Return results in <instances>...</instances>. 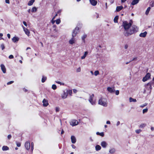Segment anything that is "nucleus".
Wrapping results in <instances>:
<instances>
[{
	"label": "nucleus",
	"instance_id": "32",
	"mask_svg": "<svg viewBox=\"0 0 154 154\" xmlns=\"http://www.w3.org/2000/svg\"><path fill=\"white\" fill-rule=\"evenodd\" d=\"M96 134L97 135H99L101 136L102 137H103L104 135V134L103 132L99 133V132H97L96 133Z\"/></svg>",
	"mask_w": 154,
	"mask_h": 154
},
{
	"label": "nucleus",
	"instance_id": "61",
	"mask_svg": "<svg viewBox=\"0 0 154 154\" xmlns=\"http://www.w3.org/2000/svg\"><path fill=\"white\" fill-rule=\"evenodd\" d=\"M51 22L53 24L54 23L55 21L54 20L52 19Z\"/></svg>",
	"mask_w": 154,
	"mask_h": 154
},
{
	"label": "nucleus",
	"instance_id": "27",
	"mask_svg": "<svg viewBox=\"0 0 154 154\" xmlns=\"http://www.w3.org/2000/svg\"><path fill=\"white\" fill-rule=\"evenodd\" d=\"M88 54V52L87 51H85V54L81 58L82 59H83L85 58L86 57V56Z\"/></svg>",
	"mask_w": 154,
	"mask_h": 154
},
{
	"label": "nucleus",
	"instance_id": "26",
	"mask_svg": "<svg viewBox=\"0 0 154 154\" xmlns=\"http://www.w3.org/2000/svg\"><path fill=\"white\" fill-rule=\"evenodd\" d=\"M129 101L130 102H136L137 100L136 99H134L132 98V97H130L129 98Z\"/></svg>",
	"mask_w": 154,
	"mask_h": 154
},
{
	"label": "nucleus",
	"instance_id": "49",
	"mask_svg": "<svg viewBox=\"0 0 154 154\" xmlns=\"http://www.w3.org/2000/svg\"><path fill=\"white\" fill-rule=\"evenodd\" d=\"M81 71V68L79 67L76 69V72H79Z\"/></svg>",
	"mask_w": 154,
	"mask_h": 154
},
{
	"label": "nucleus",
	"instance_id": "23",
	"mask_svg": "<svg viewBox=\"0 0 154 154\" xmlns=\"http://www.w3.org/2000/svg\"><path fill=\"white\" fill-rule=\"evenodd\" d=\"M87 37V35L86 34L83 35L82 37V40L84 43L85 42V39Z\"/></svg>",
	"mask_w": 154,
	"mask_h": 154
},
{
	"label": "nucleus",
	"instance_id": "8",
	"mask_svg": "<svg viewBox=\"0 0 154 154\" xmlns=\"http://www.w3.org/2000/svg\"><path fill=\"white\" fill-rule=\"evenodd\" d=\"M146 89L150 91L149 92L150 93L151 90L152 89V84L151 82H149L146 85Z\"/></svg>",
	"mask_w": 154,
	"mask_h": 154
},
{
	"label": "nucleus",
	"instance_id": "7",
	"mask_svg": "<svg viewBox=\"0 0 154 154\" xmlns=\"http://www.w3.org/2000/svg\"><path fill=\"white\" fill-rule=\"evenodd\" d=\"M78 123V122L76 120H72L70 122V125L72 126L77 125Z\"/></svg>",
	"mask_w": 154,
	"mask_h": 154
},
{
	"label": "nucleus",
	"instance_id": "56",
	"mask_svg": "<svg viewBox=\"0 0 154 154\" xmlns=\"http://www.w3.org/2000/svg\"><path fill=\"white\" fill-rule=\"evenodd\" d=\"M128 47V45H126L125 46L124 48L125 49H127Z\"/></svg>",
	"mask_w": 154,
	"mask_h": 154
},
{
	"label": "nucleus",
	"instance_id": "42",
	"mask_svg": "<svg viewBox=\"0 0 154 154\" xmlns=\"http://www.w3.org/2000/svg\"><path fill=\"white\" fill-rule=\"evenodd\" d=\"M141 131V130L140 129L137 130L135 131L136 132L137 134H139L140 133Z\"/></svg>",
	"mask_w": 154,
	"mask_h": 154
},
{
	"label": "nucleus",
	"instance_id": "41",
	"mask_svg": "<svg viewBox=\"0 0 154 154\" xmlns=\"http://www.w3.org/2000/svg\"><path fill=\"white\" fill-rule=\"evenodd\" d=\"M1 48L2 49V50H4L5 48V46L4 45L2 44L1 45Z\"/></svg>",
	"mask_w": 154,
	"mask_h": 154
},
{
	"label": "nucleus",
	"instance_id": "53",
	"mask_svg": "<svg viewBox=\"0 0 154 154\" xmlns=\"http://www.w3.org/2000/svg\"><path fill=\"white\" fill-rule=\"evenodd\" d=\"M73 92L74 93H76L77 91V90L75 89H73Z\"/></svg>",
	"mask_w": 154,
	"mask_h": 154
},
{
	"label": "nucleus",
	"instance_id": "36",
	"mask_svg": "<svg viewBox=\"0 0 154 154\" xmlns=\"http://www.w3.org/2000/svg\"><path fill=\"white\" fill-rule=\"evenodd\" d=\"M33 146H34V144L33 142H32L31 143V149L32 151H33Z\"/></svg>",
	"mask_w": 154,
	"mask_h": 154
},
{
	"label": "nucleus",
	"instance_id": "50",
	"mask_svg": "<svg viewBox=\"0 0 154 154\" xmlns=\"http://www.w3.org/2000/svg\"><path fill=\"white\" fill-rule=\"evenodd\" d=\"M56 82L59 84H60L61 85H64V84L63 83H62L61 82H58V81H57V82Z\"/></svg>",
	"mask_w": 154,
	"mask_h": 154
},
{
	"label": "nucleus",
	"instance_id": "5",
	"mask_svg": "<svg viewBox=\"0 0 154 154\" xmlns=\"http://www.w3.org/2000/svg\"><path fill=\"white\" fill-rule=\"evenodd\" d=\"M79 32V28L76 27L73 30L72 34V36L73 37H75L76 36L77 34Z\"/></svg>",
	"mask_w": 154,
	"mask_h": 154
},
{
	"label": "nucleus",
	"instance_id": "12",
	"mask_svg": "<svg viewBox=\"0 0 154 154\" xmlns=\"http://www.w3.org/2000/svg\"><path fill=\"white\" fill-rule=\"evenodd\" d=\"M75 38L74 37H72V38L69 40V42L70 44L72 45L75 43Z\"/></svg>",
	"mask_w": 154,
	"mask_h": 154
},
{
	"label": "nucleus",
	"instance_id": "31",
	"mask_svg": "<svg viewBox=\"0 0 154 154\" xmlns=\"http://www.w3.org/2000/svg\"><path fill=\"white\" fill-rule=\"evenodd\" d=\"M150 9L151 8L150 7H149L147 8L145 12V14L146 15H147L148 14L149 12V11Z\"/></svg>",
	"mask_w": 154,
	"mask_h": 154
},
{
	"label": "nucleus",
	"instance_id": "47",
	"mask_svg": "<svg viewBox=\"0 0 154 154\" xmlns=\"http://www.w3.org/2000/svg\"><path fill=\"white\" fill-rule=\"evenodd\" d=\"M119 90H116V95H118L119 94Z\"/></svg>",
	"mask_w": 154,
	"mask_h": 154
},
{
	"label": "nucleus",
	"instance_id": "57",
	"mask_svg": "<svg viewBox=\"0 0 154 154\" xmlns=\"http://www.w3.org/2000/svg\"><path fill=\"white\" fill-rule=\"evenodd\" d=\"M5 2L8 4H9L10 2L9 0H5Z\"/></svg>",
	"mask_w": 154,
	"mask_h": 154
},
{
	"label": "nucleus",
	"instance_id": "40",
	"mask_svg": "<svg viewBox=\"0 0 154 154\" xmlns=\"http://www.w3.org/2000/svg\"><path fill=\"white\" fill-rule=\"evenodd\" d=\"M56 24H59L60 22V19H57L56 21Z\"/></svg>",
	"mask_w": 154,
	"mask_h": 154
},
{
	"label": "nucleus",
	"instance_id": "39",
	"mask_svg": "<svg viewBox=\"0 0 154 154\" xmlns=\"http://www.w3.org/2000/svg\"><path fill=\"white\" fill-rule=\"evenodd\" d=\"M148 109L146 108L145 109H144L143 110V113H144L148 111Z\"/></svg>",
	"mask_w": 154,
	"mask_h": 154
},
{
	"label": "nucleus",
	"instance_id": "46",
	"mask_svg": "<svg viewBox=\"0 0 154 154\" xmlns=\"http://www.w3.org/2000/svg\"><path fill=\"white\" fill-rule=\"evenodd\" d=\"M9 58L10 59H11L14 58V56L12 55H11L9 56Z\"/></svg>",
	"mask_w": 154,
	"mask_h": 154
},
{
	"label": "nucleus",
	"instance_id": "63",
	"mask_svg": "<svg viewBox=\"0 0 154 154\" xmlns=\"http://www.w3.org/2000/svg\"><path fill=\"white\" fill-rule=\"evenodd\" d=\"M137 60V57H135V58H134L132 60V61H134V60Z\"/></svg>",
	"mask_w": 154,
	"mask_h": 154
},
{
	"label": "nucleus",
	"instance_id": "45",
	"mask_svg": "<svg viewBox=\"0 0 154 154\" xmlns=\"http://www.w3.org/2000/svg\"><path fill=\"white\" fill-rule=\"evenodd\" d=\"M16 144L18 147H20L21 146V143L19 142H16Z\"/></svg>",
	"mask_w": 154,
	"mask_h": 154
},
{
	"label": "nucleus",
	"instance_id": "21",
	"mask_svg": "<svg viewBox=\"0 0 154 154\" xmlns=\"http://www.w3.org/2000/svg\"><path fill=\"white\" fill-rule=\"evenodd\" d=\"M123 8V7L122 6H117L116 8V11L117 12H119L122 10Z\"/></svg>",
	"mask_w": 154,
	"mask_h": 154
},
{
	"label": "nucleus",
	"instance_id": "22",
	"mask_svg": "<svg viewBox=\"0 0 154 154\" xmlns=\"http://www.w3.org/2000/svg\"><path fill=\"white\" fill-rule=\"evenodd\" d=\"M139 0H133L131 4L132 5H134L137 4L139 2Z\"/></svg>",
	"mask_w": 154,
	"mask_h": 154
},
{
	"label": "nucleus",
	"instance_id": "16",
	"mask_svg": "<svg viewBox=\"0 0 154 154\" xmlns=\"http://www.w3.org/2000/svg\"><path fill=\"white\" fill-rule=\"evenodd\" d=\"M19 38L16 36H14L12 38L13 42L14 43L17 42L19 40Z\"/></svg>",
	"mask_w": 154,
	"mask_h": 154
},
{
	"label": "nucleus",
	"instance_id": "33",
	"mask_svg": "<svg viewBox=\"0 0 154 154\" xmlns=\"http://www.w3.org/2000/svg\"><path fill=\"white\" fill-rule=\"evenodd\" d=\"M115 150L114 149H112L109 150V152L111 153H113L115 152Z\"/></svg>",
	"mask_w": 154,
	"mask_h": 154
},
{
	"label": "nucleus",
	"instance_id": "17",
	"mask_svg": "<svg viewBox=\"0 0 154 154\" xmlns=\"http://www.w3.org/2000/svg\"><path fill=\"white\" fill-rule=\"evenodd\" d=\"M90 2L93 6H95L97 3V2L95 0H90Z\"/></svg>",
	"mask_w": 154,
	"mask_h": 154
},
{
	"label": "nucleus",
	"instance_id": "48",
	"mask_svg": "<svg viewBox=\"0 0 154 154\" xmlns=\"http://www.w3.org/2000/svg\"><path fill=\"white\" fill-rule=\"evenodd\" d=\"M14 82V81H11L7 83L8 85H10Z\"/></svg>",
	"mask_w": 154,
	"mask_h": 154
},
{
	"label": "nucleus",
	"instance_id": "13",
	"mask_svg": "<svg viewBox=\"0 0 154 154\" xmlns=\"http://www.w3.org/2000/svg\"><path fill=\"white\" fill-rule=\"evenodd\" d=\"M42 103H43V106H47L48 105V100L44 99H43Z\"/></svg>",
	"mask_w": 154,
	"mask_h": 154
},
{
	"label": "nucleus",
	"instance_id": "29",
	"mask_svg": "<svg viewBox=\"0 0 154 154\" xmlns=\"http://www.w3.org/2000/svg\"><path fill=\"white\" fill-rule=\"evenodd\" d=\"M2 149L3 151L7 150L9 149V148L7 146H4L2 148Z\"/></svg>",
	"mask_w": 154,
	"mask_h": 154
},
{
	"label": "nucleus",
	"instance_id": "24",
	"mask_svg": "<svg viewBox=\"0 0 154 154\" xmlns=\"http://www.w3.org/2000/svg\"><path fill=\"white\" fill-rule=\"evenodd\" d=\"M119 19V16H116L114 18V21L115 23L118 22V20Z\"/></svg>",
	"mask_w": 154,
	"mask_h": 154
},
{
	"label": "nucleus",
	"instance_id": "51",
	"mask_svg": "<svg viewBox=\"0 0 154 154\" xmlns=\"http://www.w3.org/2000/svg\"><path fill=\"white\" fill-rule=\"evenodd\" d=\"M11 137V135L9 134L8 136V139H10Z\"/></svg>",
	"mask_w": 154,
	"mask_h": 154
},
{
	"label": "nucleus",
	"instance_id": "38",
	"mask_svg": "<svg viewBox=\"0 0 154 154\" xmlns=\"http://www.w3.org/2000/svg\"><path fill=\"white\" fill-rule=\"evenodd\" d=\"M99 74V72L98 70L95 71V72H94V74L95 76Z\"/></svg>",
	"mask_w": 154,
	"mask_h": 154
},
{
	"label": "nucleus",
	"instance_id": "9",
	"mask_svg": "<svg viewBox=\"0 0 154 154\" xmlns=\"http://www.w3.org/2000/svg\"><path fill=\"white\" fill-rule=\"evenodd\" d=\"M68 95L67 91L66 92L65 91H63L61 94V97L63 99H65L67 97Z\"/></svg>",
	"mask_w": 154,
	"mask_h": 154
},
{
	"label": "nucleus",
	"instance_id": "6",
	"mask_svg": "<svg viewBox=\"0 0 154 154\" xmlns=\"http://www.w3.org/2000/svg\"><path fill=\"white\" fill-rule=\"evenodd\" d=\"M151 76L150 74L149 73H147L145 77L143 79V81L145 82L148 80L150 78Z\"/></svg>",
	"mask_w": 154,
	"mask_h": 154
},
{
	"label": "nucleus",
	"instance_id": "3",
	"mask_svg": "<svg viewBox=\"0 0 154 154\" xmlns=\"http://www.w3.org/2000/svg\"><path fill=\"white\" fill-rule=\"evenodd\" d=\"M98 104L103 106H107L108 104L107 99L104 98H101L98 100Z\"/></svg>",
	"mask_w": 154,
	"mask_h": 154
},
{
	"label": "nucleus",
	"instance_id": "25",
	"mask_svg": "<svg viewBox=\"0 0 154 154\" xmlns=\"http://www.w3.org/2000/svg\"><path fill=\"white\" fill-rule=\"evenodd\" d=\"M35 2V0H31L28 3V5L29 6H31L33 4V2Z\"/></svg>",
	"mask_w": 154,
	"mask_h": 154
},
{
	"label": "nucleus",
	"instance_id": "2",
	"mask_svg": "<svg viewBox=\"0 0 154 154\" xmlns=\"http://www.w3.org/2000/svg\"><path fill=\"white\" fill-rule=\"evenodd\" d=\"M132 24V23L131 22H128L126 21L123 22L122 25L125 29L124 32H128V30L131 26Z\"/></svg>",
	"mask_w": 154,
	"mask_h": 154
},
{
	"label": "nucleus",
	"instance_id": "1",
	"mask_svg": "<svg viewBox=\"0 0 154 154\" xmlns=\"http://www.w3.org/2000/svg\"><path fill=\"white\" fill-rule=\"evenodd\" d=\"M138 30L137 27L136 25H133L130 27L128 32H124V34L125 36H128L137 32Z\"/></svg>",
	"mask_w": 154,
	"mask_h": 154
},
{
	"label": "nucleus",
	"instance_id": "30",
	"mask_svg": "<svg viewBox=\"0 0 154 154\" xmlns=\"http://www.w3.org/2000/svg\"><path fill=\"white\" fill-rule=\"evenodd\" d=\"M46 79H47L46 77L45 76H43L42 78V83H44L45 82V81L46 80Z\"/></svg>",
	"mask_w": 154,
	"mask_h": 154
},
{
	"label": "nucleus",
	"instance_id": "19",
	"mask_svg": "<svg viewBox=\"0 0 154 154\" xmlns=\"http://www.w3.org/2000/svg\"><path fill=\"white\" fill-rule=\"evenodd\" d=\"M107 145V143L104 141H102L101 143V146L103 148H106Z\"/></svg>",
	"mask_w": 154,
	"mask_h": 154
},
{
	"label": "nucleus",
	"instance_id": "4",
	"mask_svg": "<svg viewBox=\"0 0 154 154\" xmlns=\"http://www.w3.org/2000/svg\"><path fill=\"white\" fill-rule=\"evenodd\" d=\"M94 97V95L93 94L91 95H90V97L89 99V102L92 105H95V102L93 101Z\"/></svg>",
	"mask_w": 154,
	"mask_h": 154
},
{
	"label": "nucleus",
	"instance_id": "20",
	"mask_svg": "<svg viewBox=\"0 0 154 154\" xmlns=\"http://www.w3.org/2000/svg\"><path fill=\"white\" fill-rule=\"evenodd\" d=\"M71 142L72 143H74L76 142V139L75 136H71Z\"/></svg>",
	"mask_w": 154,
	"mask_h": 154
},
{
	"label": "nucleus",
	"instance_id": "58",
	"mask_svg": "<svg viewBox=\"0 0 154 154\" xmlns=\"http://www.w3.org/2000/svg\"><path fill=\"white\" fill-rule=\"evenodd\" d=\"M96 18H97L99 17V15L98 14L96 13Z\"/></svg>",
	"mask_w": 154,
	"mask_h": 154
},
{
	"label": "nucleus",
	"instance_id": "15",
	"mask_svg": "<svg viewBox=\"0 0 154 154\" xmlns=\"http://www.w3.org/2000/svg\"><path fill=\"white\" fill-rule=\"evenodd\" d=\"M147 33V32L146 31H145L143 32L140 33L139 35V36L140 37L144 38L145 37Z\"/></svg>",
	"mask_w": 154,
	"mask_h": 154
},
{
	"label": "nucleus",
	"instance_id": "28",
	"mask_svg": "<svg viewBox=\"0 0 154 154\" xmlns=\"http://www.w3.org/2000/svg\"><path fill=\"white\" fill-rule=\"evenodd\" d=\"M101 149V147L99 145H97L95 146V149L97 151L100 150Z\"/></svg>",
	"mask_w": 154,
	"mask_h": 154
},
{
	"label": "nucleus",
	"instance_id": "35",
	"mask_svg": "<svg viewBox=\"0 0 154 154\" xmlns=\"http://www.w3.org/2000/svg\"><path fill=\"white\" fill-rule=\"evenodd\" d=\"M52 88L53 90H55L57 88V86L55 85H53L52 86Z\"/></svg>",
	"mask_w": 154,
	"mask_h": 154
},
{
	"label": "nucleus",
	"instance_id": "52",
	"mask_svg": "<svg viewBox=\"0 0 154 154\" xmlns=\"http://www.w3.org/2000/svg\"><path fill=\"white\" fill-rule=\"evenodd\" d=\"M147 104L146 103H145V105H142L141 106H140V107H142V108H143V107L144 106H146V105H147Z\"/></svg>",
	"mask_w": 154,
	"mask_h": 154
},
{
	"label": "nucleus",
	"instance_id": "64",
	"mask_svg": "<svg viewBox=\"0 0 154 154\" xmlns=\"http://www.w3.org/2000/svg\"><path fill=\"white\" fill-rule=\"evenodd\" d=\"M120 122H119V121H118V122H117L116 125H117V126L119 125L120 124Z\"/></svg>",
	"mask_w": 154,
	"mask_h": 154
},
{
	"label": "nucleus",
	"instance_id": "34",
	"mask_svg": "<svg viewBox=\"0 0 154 154\" xmlns=\"http://www.w3.org/2000/svg\"><path fill=\"white\" fill-rule=\"evenodd\" d=\"M36 11H37V9H36V8L34 7L32 8V10H31V11L32 12H36Z\"/></svg>",
	"mask_w": 154,
	"mask_h": 154
},
{
	"label": "nucleus",
	"instance_id": "60",
	"mask_svg": "<svg viewBox=\"0 0 154 154\" xmlns=\"http://www.w3.org/2000/svg\"><path fill=\"white\" fill-rule=\"evenodd\" d=\"M7 36L8 37V38H10V35L9 34H7Z\"/></svg>",
	"mask_w": 154,
	"mask_h": 154
},
{
	"label": "nucleus",
	"instance_id": "43",
	"mask_svg": "<svg viewBox=\"0 0 154 154\" xmlns=\"http://www.w3.org/2000/svg\"><path fill=\"white\" fill-rule=\"evenodd\" d=\"M150 5L152 7L154 6V2H151L150 3Z\"/></svg>",
	"mask_w": 154,
	"mask_h": 154
},
{
	"label": "nucleus",
	"instance_id": "10",
	"mask_svg": "<svg viewBox=\"0 0 154 154\" xmlns=\"http://www.w3.org/2000/svg\"><path fill=\"white\" fill-rule=\"evenodd\" d=\"M22 27L26 34L28 36H29V35L30 32L28 29L25 28L23 25H22Z\"/></svg>",
	"mask_w": 154,
	"mask_h": 154
},
{
	"label": "nucleus",
	"instance_id": "59",
	"mask_svg": "<svg viewBox=\"0 0 154 154\" xmlns=\"http://www.w3.org/2000/svg\"><path fill=\"white\" fill-rule=\"evenodd\" d=\"M106 123L107 124H110V122L109 121H106Z\"/></svg>",
	"mask_w": 154,
	"mask_h": 154
},
{
	"label": "nucleus",
	"instance_id": "55",
	"mask_svg": "<svg viewBox=\"0 0 154 154\" xmlns=\"http://www.w3.org/2000/svg\"><path fill=\"white\" fill-rule=\"evenodd\" d=\"M23 24H24V25L26 26H27V24H26V22H25V21H23Z\"/></svg>",
	"mask_w": 154,
	"mask_h": 154
},
{
	"label": "nucleus",
	"instance_id": "14",
	"mask_svg": "<svg viewBox=\"0 0 154 154\" xmlns=\"http://www.w3.org/2000/svg\"><path fill=\"white\" fill-rule=\"evenodd\" d=\"M107 90L110 93L114 92L115 91L114 88L110 87H108L107 88Z\"/></svg>",
	"mask_w": 154,
	"mask_h": 154
},
{
	"label": "nucleus",
	"instance_id": "11",
	"mask_svg": "<svg viewBox=\"0 0 154 154\" xmlns=\"http://www.w3.org/2000/svg\"><path fill=\"white\" fill-rule=\"evenodd\" d=\"M25 146L27 150H29L30 147V143L29 141L26 142L25 144Z\"/></svg>",
	"mask_w": 154,
	"mask_h": 154
},
{
	"label": "nucleus",
	"instance_id": "44",
	"mask_svg": "<svg viewBox=\"0 0 154 154\" xmlns=\"http://www.w3.org/2000/svg\"><path fill=\"white\" fill-rule=\"evenodd\" d=\"M67 93H68V94H69L71 95L72 93V91L71 90H69L67 92Z\"/></svg>",
	"mask_w": 154,
	"mask_h": 154
},
{
	"label": "nucleus",
	"instance_id": "62",
	"mask_svg": "<svg viewBox=\"0 0 154 154\" xmlns=\"http://www.w3.org/2000/svg\"><path fill=\"white\" fill-rule=\"evenodd\" d=\"M72 148L73 149H75L76 148L75 146V145H72Z\"/></svg>",
	"mask_w": 154,
	"mask_h": 154
},
{
	"label": "nucleus",
	"instance_id": "37",
	"mask_svg": "<svg viewBox=\"0 0 154 154\" xmlns=\"http://www.w3.org/2000/svg\"><path fill=\"white\" fill-rule=\"evenodd\" d=\"M146 126V124H142L140 125V127L141 128H143Z\"/></svg>",
	"mask_w": 154,
	"mask_h": 154
},
{
	"label": "nucleus",
	"instance_id": "18",
	"mask_svg": "<svg viewBox=\"0 0 154 154\" xmlns=\"http://www.w3.org/2000/svg\"><path fill=\"white\" fill-rule=\"evenodd\" d=\"M1 67L3 72L4 73H5L6 72V70L5 66L3 64H1Z\"/></svg>",
	"mask_w": 154,
	"mask_h": 154
},
{
	"label": "nucleus",
	"instance_id": "54",
	"mask_svg": "<svg viewBox=\"0 0 154 154\" xmlns=\"http://www.w3.org/2000/svg\"><path fill=\"white\" fill-rule=\"evenodd\" d=\"M59 111V108L58 107H56V112H58Z\"/></svg>",
	"mask_w": 154,
	"mask_h": 154
}]
</instances>
